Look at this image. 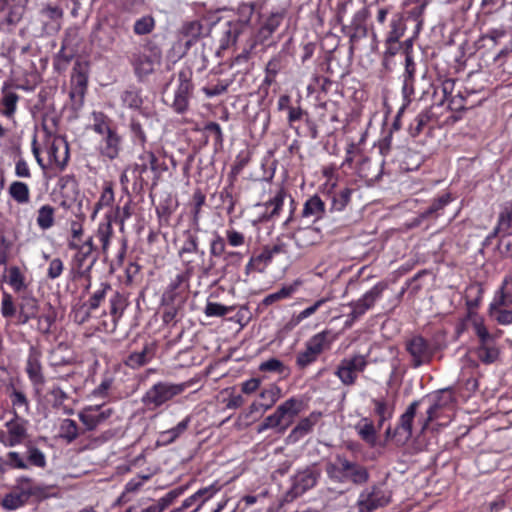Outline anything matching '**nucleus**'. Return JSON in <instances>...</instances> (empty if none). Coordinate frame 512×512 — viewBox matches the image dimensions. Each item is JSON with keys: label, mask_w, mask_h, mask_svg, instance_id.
<instances>
[{"label": "nucleus", "mask_w": 512, "mask_h": 512, "mask_svg": "<svg viewBox=\"0 0 512 512\" xmlns=\"http://www.w3.org/2000/svg\"><path fill=\"white\" fill-rule=\"evenodd\" d=\"M301 405L302 402L296 398L286 400L277 407L273 414L265 418L259 427V431L277 428L278 432L284 433L300 412Z\"/></svg>", "instance_id": "2"}, {"label": "nucleus", "mask_w": 512, "mask_h": 512, "mask_svg": "<svg viewBox=\"0 0 512 512\" xmlns=\"http://www.w3.org/2000/svg\"><path fill=\"white\" fill-rule=\"evenodd\" d=\"M391 30L387 37V42L396 43L403 36L405 27L400 17L394 18L390 24Z\"/></svg>", "instance_id": "47"}, {"label": "nucleus", "mask_w": 512, "mask_h": 512, "mask_svg": "<svg viewBox=\"0 0 512 512\" xmlns=\"http://www.w3.org/2000/svg\"><path fill=\"white\" fill-rule=\"evenodd\" d=\"M260 398L264 401L261 403V406L268 410L281 398V389L276 385H272L260 393Z\"/></svg>", "instance_id": "38"}, {"label": "nucleus", "mask_w": 512, "mask_h": 512, "mask_svg": "<svg viewBox=\"0 0 512 512\" xmlns=\"http://www.w3.org/2000/svg\"><path fill=\"white\" fill-rule=\"evenodd\" d=\"M339 457L340 456L336 457V460L334 463L327 464L326 472L331 479H334L338 482H343V471L341 468V464L339 462Z\"/></svg>", "instance_id": "60"}, {"label": "nucleus", "mask_w": 512, "mask_h": 512, "mask_svg": "<svg viewBox=\"0 0 512 512\" xmlns=\"http://www.w3.org/2000/svg\"><path fill=\"white\" fill-rule=\"evenodd\" d=\"M352 189L344 188L333 196L332 209L342 211L350 202Z\"/></svg>", "instance_id": "45"}, {"label": "nucleus", "mask_w": 512, "mask_h": 512, "mask_svg": "<svg viewBox=\"0 0 512 512\" xmlns=\"http://www.w3.org/2000/svg\"><path fill=\"white\" fill-rule=\"evenodd\" d=\"M72 87L70 90V98L74 101H78L81 105L87 86V77L81 72H77L72 75Z\"/></svg>", "instance_id": "25"}, {"label": "nucleus", "mask_w": 512, "mask_h": 512, "mask_svg": "<svg viewBox=\"0 0 512 512\" xmlns=\"http://www.w3.org/2000/svg\"><path fill=\"white\" fill-rule=\"evenodd\" d=\"M112 234H113V228H112V223H111L110 219L99 224L98 230H97V236H98L100 242L102 243L103 252L107 251Z\"/></svg>", "instance_id": "44"}, {"label": "nucleus", "mask_w": 512, "mask_h": 512, "mask_svg": "<svg viewBox=\"0 0 512 512\" xmlns=\"http://www.w3.org/2000/svg\"><path fill=\"white\" fill-rule=\"evenodd\" d=\"M26 462L38 468H45L47 464L45 454L39 448L32 445L27 447Z\"/></svg>", "instance_id": "43"}, {"label": "nucleus", "mask_w": 512, "mask_h": 512, "mask_svg": "<svg viewBox=\"0 0 512 512\" xmlns=\"http://www.w3.org/2000/svg\"><path fill=\"white\" fill-rule=\"evenodd\" d=\"M319 233L316 229L311 227L298 229L293 234V239L297 247L306 249L317 243Z\"/></svg>", "instance_id": "21"}, {"label": "nucleus", "mask_w": 512, "mask_h": 512, "mask_svg": "<svg viewBox=\"0 0 512 512\" xmlns=\"http://www.w3.org/2000/svg\"><path fill=\"white\" fill-rule=\"evenodd\" d=\"M512 227V202L504 204L498 215L497 225L492 233V237L499 232H506Z\"/></svg>", "instance_id": "28"}, {"label": "nucleus", "mask_w": 512, "mask_h": 512, "mask_svg": "<svg viewBox=\"0 0 512 512\" xmlns=\"http://www.w3.org/2000/svg\"><path fill=\"white\" fill-rule=\"evenodd\" d=\"M47 154L51 165L60 170L64 169L69 159L67 142L63 139H53L47 147Z\"/></svg>", "instance_id": "15"}, {"label": "nucleus", "mask_w": 512, "mask_h": 512, "mask_svg": "<svg viewBox=\"0 0 512 512\" xmlns=\"http://www.w3.org/2000/svg\"><path fill=\"white\" fill-rule=\"evenodd\" d=\"M81 431L77 423L69 418L63 419L59 425V438L67 444L73 443L80 435Z\"/></svg>", "instance_id": "24"}, {"label": "nucleus", "mask_w": 512, "mask_h": 512, "mask_svg": "<svg viewBox=\"0 0 512 512\" xmlns=\"http://www.w3.org/2000/svg\"><path fill=\"white\" fill-rule=\"evenodd\" d=\"M430 117L427 113L418 114L413 123L410 125L409 131L411 136L415 137L421 133L423 127L429 122Z\"/></svg>", "instance_id": "58"}, {"label": "nucleus", "mask_w": 512, "mask_h": 512, "mask_svg": "<svg viewBox=\"0 0 512 512\" xmlns=\"http://www.w3.org/2000/svg\"><path fill=\"white\" fill-rule=\"evenodd\" d=\"M121 150V138L115 132H109V135H106L102 138L100 143V153L102 156L108 158L109 160H113L118 157L119 152Z\"/></svg>", "instance_id": "18"}, {"label": "nucleus", "mask_w": 512, "mask_h": 512, "mask_svg": "<svg viewBox=\"0 0 512 512\" xmlns=\"http://www.w3.org/2000/svg\"><path fill=\"white\" fill-rule=\"evenodd\" d=\"M167 169L164 162H160L156 155L151 151H144L138 157L134 165V171L139 173L142 177L144 173L150 170L153 173L154 185L157 184L162 172Z\"/></svg>", "instance_id": "11"}, {"label": "nucleus", "mask_w": 512, "mask_h": 512, "mask_svg": "<svg viewBox=\"0 0 512 512\" xmlns=\"http://www.w3.org/2000/svg\"><path fill=\"white\" fill-rule=\"evenodd\" d=\"M226 239L228 241V244L232 247H239L244 245L245 243L244 234L234 229H228L226 231Z\"/></svg>", "instance_id": "64"}, {"label": "nucleus", "mask_w": 512, "mask_h": 512, "mask_svg": "<svg viewBox=\"0 0 512 512\" xmlns=\"http://www.w3.org/2000/svg\"><path fill=\"white\" fill-rule=\"evenodd\" d=\"M161 59V50L157 46L147 45L132 54L130 63L135 75L142 79L154 72L155 66L160 65Z\"/></svg>", "instance_id": "4"}, {"label": "nucleus", "mask_w": 512, "mask_h": 512, "mask_svg": "<svg viewBox=\"0 0 512 512\" xmlns=\"http://www.w3.org/2000/svg\"><path fill=\"white\" fill-rule=\"evenodd\" d=\"M126 308V298L119 292H114L110 299V314L114 320H118Z\"/></svg>", "instance_id": "41"}, {"label": "nucleus", "mask_w": 512, "mask_h": 512, "mask_svg": "<svg viewBox=\"0 0 512 512\" xmlns=\"http://www.w3.org/2000/svg\"><path fill=\"white\" fill-rule=\"evenodd\" d=\"M2 93L3 97L1 99V104L3 109L1 110V113L3 116L11 119L16 112L19 96L16 92L8 88H4Z\"/></svg>", "instance_id": "27"}, {"label": "nucleus", "mask_w": 512, "mask_h": 512, "mask_svg": "<svg viewBox=\"0 0 512 512\" xmlns=\"http://www.w3.org/2000/svg\"><path fill=\"white\" fill-rule=\"evenodd\" d=\"M154 27V18L150 15H146L135 21L133 31L136 35H147L153 31Z\"/></svg>", "instance_id": "40"}, {"label": "nucleus", "mask_w": 512, "mask_h": 512, "mask_svg": "<svg viewBox=\"0 0 512 512\" xmlns=\"http://www.w3.org/2000/svg\"><path fill=\"white\" fill-rule=\"evenodd\" d=\"M315 425V421L311 417L304 418L299 421V423L294 427L291 433L288 436V440L291 442H296L306 434H308L313 426Z\"/></svg>", "instance_id": "34"}, {"label": "nucleus", "mask_w": 512, "mask_h": 512, "mask_svg": "<svg viewBox=\"0 0 512 512\" xmlns=\"http://www.w3.org/2000/svg\"><path fill=\"white\" fill-rule=\"evenodd\" d=\"M203 34L204 27L200 20L185 22L179 30V37L180 40L184 41L186 51L190 49Z\"/></svg>", "instance_id": "16"}, {"label": "nucleus", "mask_w": 512, "mask_h": 512, "mask_svg": "<svg viewBox=\"0 0 512 512\" xmlns=\"http://www.w3.org/2000/svg\"><path fill=\"white\" fill-rule=\"evenodd\" d=\"M339 462L343 471V482L350 480L354 484L361 485L368 481L369 473L364 466L351 462L345 457H339Z\"/></svg>", "instance_id": "14"}, {"label": "nucleus", "mask_w": 512, "mask_h": 512, "mask_svg": "<svg viewBox=\"0 0 512 512\" xmlns=\"http://www.w3.org/2000/svg\"><path fill=\"white\" fill-rule=\"evenodd\" d=\"M1 313L5 318H11L16 314V307L13 297L9 293H4L1 300Z\"/></svg>", "instance_id": "53"}, {"label": "nucleus", "mask_w": 512, "mask_h": 512, "mask_svg": "<svg viewBox=\"0 0 512 512\" xmlns=\"http://www.w3.org/2000/svg\"><path fill=\"white\" fill-rule=\"evenodd\" d=\"M111 285L107 282H103L100 284L99 289H97L90 297L88 301L89 310H96L101 302L105 299L108 291H111Z\"/></svg>", "instance_id": "42"}, {"label": "nucleus", "mask_w": 512, "mask_h": 512, "mask_svg": "<svg viewBox=\"0 0 512 512\" xmlns=\"http://www.w3.org/2000/svg\"><path fill=\"white\" fill-rule=\"evenodd\" d=\"M391 501L390 492L380 486L363 490L357 500L358 512H373Z\"/></svg>", "instance_id": "7"}, {"label": "nucleus", "mask_w": 512, "mask_h": 512, "mask_svg": "<svg viewBox=\"0 0 512 512\" xmlns=\"http://www.w3.org/2000/svg\"><path fill=\"white\" fill-rule=\"evenodd\" d=\"M64 269L63 261L60 258H54L50 261L47 270V277L51 280L58 278Z\"/></svg>", "instance_id": "61"}, {"label": "nucleus", "mask_w": 512, "mask_h": 512, "mask_svg": "<svg viewBox=\"0 0 512 512\" xmlns=\"http://www.w3.org/2000/svg\"><path fill=\"white\" fill-rule=\"evenodd\" d=\"M355 429L362 440L370 445L376 443V430L373 422L368 418H362L356 425Z\"/></svg>", "instance_id": "29"}, {"label": "nucleus", "mask_w": 512, "mask_h": 512, "mask_svg": "<svg viewBox=\"0 0 512 512\" xmlns=\"http://www.w3.org/2000/svg\"><path fill=\"white\" fill-rule=\"evenodd\" d=\"M512 306V304H501L499 298H493L489 305V315L500 325L512 324V309H506Z\"/></svg>", "instance_id": "17"}, {"label": "nucleus", "mask_w": 512, "mask_h": 512, "mask_svg": "<svg viewBox=\"0 0 512 512\" xmlns=\"http://www.w3.org/2000/svg\"><path fill=\"white\" fill-rule=\"evenodd\" d=\"M26 372L33 385H43L45 378L42 373V366L39 355L33 351L29 354L26 363Z\"/></svg>", "instance_id": "20"}, {"label": "nucleus", "mask_w": 512, "mask_h": 512, "mask_svg": "<svg viewBox=\"0 0 512 512\" xmlns=\"http://www.w3.org/2000/svg\"><path fill=\"white\" fill-rule=\"evenodd\" d=\"M494 296L499 298L501 304H512V274L504 277Z\"/></svg>", "instance_id": "35"}, {"label": "nucleus", "mask_w": 512, "mask_h": 512, "mask_svg": "<svg viewBox=\"0 0 512 512\" xmlns=\"http://www.w3.org/2000/svg\"><path fill=\"white\" fill-rule=\"evenodd\" d=\"M114 202V192H113V189H112V186L109 184L107 185L102 193H101V196L98 200V202L96 203L95 205V211H94V215L102 208L104 207H109L112 205V203Z\"/></svg>", "instance_id": "49"}, {"label": "nucleus", "mask_w": 512, "mask_h": 512, "mask_svg": "<svg viewBox=\"0 0 512 512\" xmlns=\"http://www.w3.org/2000/svg\"><path fill=\"white\" fill-rule=\"evenodd\" d=\"M121 99L124 105L129 108H139L142 105V98L137 90L125 91L122 94Z\"/></svg>", "instance_id": "51"}, {"label": "nucleus", "mask_w": 512, "mask_h": 512, "mask_svg": "<svg viewBox=\"0 0 512 512\" xmlns=\"http://www.w3.org/2000/svg\"><path fill=\"white\" fill-rule=\"evenodd\" d=\"M186 240L184 241L181 249L179 250V254H192V253H198V239L195 235H193L190 232L186 233Z\"/></svg>", "instance_id": "54"}, {"label": "nucleus", "mask_w": 512, "mask_h": 512, "mask_svg": "<svg viewBox=\"0 0 512 512\" xmlns=\"http://www.w3.org/2000/svg\"><path fill=\"white\" fill-rule=\"evenodd\" d=\"M325 214V203L317 195L310 197L304 204L302 216L312 217L314 220L321 219Z\"/></svg>", "instance_id": "22"}, {"label": "nucleus", "mask_w": 512, "mask_h": 512, "mask_svg": "<svg viewBox=\"0 0 512 512\" xmlns=\"http://www.w3.org/2000/svg\"><path fill=\"white\" fill-rule=\"evenodd\" d=\"M113 378L110 376L104 377L101 383L92 391V396L95 398L104 399L108 396V391L113 385Z\"/></svg>", "instance_id": "55"}, {"label": "nucleus", "mask_w": 512, "mask_h": 512, "mask_svg": "<svg viewBox=\"0 0 512 512\" xmlns=\"http://www.w3.org/2000/svg\"><path fill=\"white\" fill-rule=\"evenodd\" d=\"M150 359H151V354L149 352V349H148V347H145L140 352L131 353L127 357L125 363L129 367H131L133 369H137V368L145 365L146 363H148Z\"/></svg>", "instance_id": "39"}, {"label": "nucleus", "mask_w": 512, "mask_h": 512, "mask_svg": "<svg viewBox=\"0 0 512 512\" xmlns=\"http://www.w3.org/2000/svg\"><path fill=\"white\" fill-rule=\"evenodd\" d=\"M188 387L187 382H157L143 395L142 403L150 409H156L183 393Z\"/></svg>", "instance_id": "3"}, {"label": "nucleus", "mask_w": 512, "mask_h": 512, "mask_svg": "<svg viewBox=\"0 0 512 512\" xmlns=\"http://www.w3.org/2000/svg\"><path fill=\"white\" fill-rule=\"evenodd\" d=\"M4 466L6 471L8 469L26 470L29 468L28 463L25 461L23 456L17 451H9L4 456Z\"/></svg>", "instance_id": "36"}, {"label": "nucleus", "mask_w": 512, "mask_h": 512, "mask_svg": "<svg viewBox=\"0 0 512 512\" xmlns=\"http://www.w3.org/2000/svg\"><path fill=\"white\" fill-rule=\"evenodd\" d=\"M27 421L15 416L5 423L6 431H1L0 442L5 447H15L28 438Z\"/></svg>", "instance_id": "9"}, {"label": "nucleus", "mask_w": 512, "mask_h": 512, "mask_svg": "<svg viewBox=\"0 0 512 512\" xmlns=\"http://www.w3.org/2000/svg\"><path fill=\"white\" fill-rule=\"evenodd\" d=\"M191 76L192 72L189 69H183L178 73V85L174 91L171 107L179 114L186 112L189 107L193 91Z\"/></svg>", "instance_id": "8"}, {"label": "nucleus", "mask_w": 512, "mask_h": 512, "mask_svg": "<svg viewBox=\"0 0 512 512\" xmlns=\"http://www.w3.org/2000/svg\"><path fill=\"white\" fill-rule=\"evenodd\" d=\"M14 490L25 494L28 499L35 493L32 487V479L26 476H21L16 479Z\"/></svg>", "instance_id": "52"}, {"label": "nucleus", "mask_w": 512, "mask_h": 512, "mask_svg": "<svg viewBox=\"0 0 512 512\" xmlns=\"http://www.w3.org/2000/svg\"><path fill=\"white\" fill-rule=\"evenodd\" d=\"M259 369L264 372H277L282 373L284 369L283 363L276 359L270 358L260 364Z\"/></svg>", "instance_id": "62"}, {"label": "nucleus", "mask_w": 512, "mask_h": 512, "mask_svg": "<svg viewBox=\"0 0 512 512\" xmlns=\"http://www.w3.org/2000/svg\"><path fill=\"white\" fill-rule=\"evenodd\" d=\"M327 344V332H320L313 337H311L306 346L309 347L310 350L314 351L317 355H320L324 350Z\"/></svg>", "instance_id": "46"}, {"label": "nucleus", "mask_w": 512, "mask_h": 512, "mask_svg": "<svg viewBox=\"0 0 512 512\" xmlns=\"http://www.w3.org/2000/svg\"><path fill=\"white\" fill-rule=\"evenodd\" d=\"M427 401L429 402V407L426 411V417L421 420L422 431L428 427L430 422L438 419L443 411L452 407L455 397L450 390L444 389L427 397Z\"/></svg>", "instance_id": "6"}, {"label": "nucleus", "mask_w": 512, "mask_h": 512, "mask_svg": "<svg viewBox=\"0 0 512 512\" xmlns=\"http://www.w3.org/2000/svg\"><path fill=\"white\" fill-rule=\"evenodd\" d=\"M283 19L282 14L275 13L270 15L258 32L259 39L263 42L267 40L280 26Z\"/></svg>", "instance_id": "30"}, {"label": "nucleus", "mask_w": 512, "mask_h": 512, "mask_svg": "<svg viewBox=\"0 0 512 512\" xmlns=\"http://www.w3.org/2000/svg\"><path fill=\"white\" fill-rule=\"evenodd\" d=\"M232 310L231 307L222 305L216 302H208L206 304L204 313L208 317H222Z\"/></svg>", "instance_id": "48"}, {"label": "nucleus", "mask_w": 512, "mask_h": 512, "mask_svg": "<svg viewBox=\"0 0 512 512\" xmlns=\"http://www.w3.org/2000/svg\"><path fill=\"white\" fill-rule=\"evenodd\" d=\"M284 201V192L282 190L278 191L273 199L268 201L265 206L266 208H272L271 212L267 215V218H272L275 215H278L279 211L283 206Z\"/></svg>", "instance_id": "57"}, {"label": "nucleus", "mask_w": 512, "mask_h": 512, "mask_svg": "<svg viewBox=\"0 0 512 512\" xmlns=\"http://www.w3.org/2000/svg\"><path fill=\"white\" fill-rule=\"evenodd\" d=\"M419 403V401L412 402L400 417V422L396 429V433L403 434L405 440L410 439L412 436L413 419L416 415Z\"/></svg>", "instance_id": "19"}, {"label": "nucleus", "mask_w": 512, "mask_h": 512, "mask_svg": "<svg viewBox=\"0 0 512 512\" xmlns=\"http://www.w3.org/2000/svg\"><path fill=\"white\" fill-rule=\"evenodd\" d=\"M28 500L25 494L14 490L3 497L1 505L7 510H16L25 505Z\"/></svg>", "instance_id": "33"}, {"label": "nucleus", "mask_w": 512, "mask_h": 512, "mask_svg": "<svg viewBox=\"0 0 512 512\" xmlns=\"http://www.w3.org/2000/svg\"><path fill=\"white\" fill-rule=\"evenodd\" d=\"M150 477V474L138 475L137 477L128 481L122 493V498H124L127 494L137 492L142 487L144 481H147L150 479Z\"/></svg>", "instance_id": "50"}, {"label": "nucleus", "mask_w": 512, "mask_h": 512, "mask_svg": "<svg viewBox=\"0 0 512 512\" xmlns=\"http://www.w3.org/2000/svg\"><path fill=\"white\" fill-rule=\"evenodd\" d=\"M99 408V405L88 406L78 413V418L85 426L86 430L93 431L102 423L97 415Z\"/></svg>", "instance_id": "23"}, {"label": "nucleus", "mask_w": 512, "mask_h": 512, "mask_svg": "<svg viewBox=\"0 0 512 512\" xmlns=\"http://www.w3.org/2000/svg\"><path fill=\"white\" fill-rule=\"evenodd\" d=\"M8 193L10 197L18 204H27L30 201V189L28 185L21 181H13L9 188Z\"/></svg>", "instance_id": "26"}, {"label": "nucleus", "mask_w": 512, "mask_h": 512, "mask_svg": "<svg viewBox=\"0 0 512 512\" xmlns=\"http://www.w3.org/2000/svg\"><path fill=\"white\" fill-rule=\"evenodd\" d=\"M93 130L96 133L102 135L103 137H105L106 135H109V132H115V130H113L109 126V124L105 120V117L102 114H99V115L95 116V122L93 124Z\"/></svg>", "instance_id": "59"}, {"label": "nucleus", "mask_w": 512, "mask_h": 512, "mask_svg": "<svg viewBox=\"0 0 512 512\" xmlns=\"http://www.w3.org/2000/svg\"><path fill=\"white\" fill-rule=\"evenodd\" d=\"M7 283L15 292H21L27 288L25 276L17 266L8 269Z\"/></svg>", "instance_id": "32"}, {"label": "nucleus", "mask_w": 512, "mask_h": 512, "mask_svg": "<svg viewBox=\"0 0 512 512\" xmlns=\"http://www.w3.org/2000/svg\"><path fill=\"white\" fill-rule=\"evenodd\" d=\"M314 351L310 350L309 347L306 346V349L302 352H299L296 357V363L300 368H305L311 363H313L317 357Z\"/></svg>", "instance_id": "56"}, {"label": "nucleus", "mask_w": 512, "mask_h": 512, "mask_svg": "<svg viewBox=\"0 0 512 512\" xmlns=\"http://www.w3.org/2000/svg\"><path fill=\"white\" fill-rule=\"evenodd\" d=\"M385 289V285L382 283L376 284L371 290L366 292L362 298L352 303L351 317L356 319L362 316L368 309H370L377 299L380 298L382 292Z\"/></svg>", "instance_id": "13"}, {"label": "nucleus", "mask_w": 512, "mask_h": 512, "mask_svg": "<svg viewBox=\"0 0 512 512\" xmlns=\"http://www.w3.org/2000/svg\"><path fill=\"white\" fill-rule=\"evenodd\" d=\"M367 365L368 361L365 355L354 354L340 361L335 375L343 385L352 386L357 381L358 373L363 372Z\"/></svg>", "instance_id": "5"}, {"label": "nucleus", "mask_w": 512, "mask_h": 512, "mask_svg": "<svg viewBox=\"0 0 512 512\" xmlns=\"http://www.w3.org/2000/svg\"><path fill=\"white\" fill-rule=\"evenodd\" d=\"M469 321L479 339V345L476 349L478 359L484 364L496 362L500 352L496 345L495 337L489 333L481 317L471 314Z\"/></svg>", "instance_id": "1"}, {"label": "nucleus", "mask_w": 512, "mask_h": 512, "mask_svg": "<svg viewBox=\"0 0 512 512\" xmlns=\"http://www.w3.org/2000/svg\"><path fill=\"white\" fill-rule=\"evenodd\" d=\"M498 249L503 256H512V233H507L501 236L498 243Z\"/></svg>", "instance_id": "63"}, {"label": "nucleus", "mask_w": 512, "mask_h": 512, "mask_svg": "<svg viewBox=\"0 0 512 512\" xmlns=\"http://www.w3.org/2000/svg\"><path fill=\"white\" fill-rule=\"evenodd\" d=\"M406 349L412 358L414 367L428 363L433 356L430 345L421 336H415L408 340L406 342Z\"/></svg>", "instance_id": "12"}, {"label": "nucleus", "mask_w": 512, "mask_h": 512, "mask_svg": "<svg viewBox=\"0 0 512 512\" xmlns=\"http://www.w3.org/2000/svg\"><path fill=\"white\" fill-rule=\"evenodd\" d=\"M54 214L55 209L54 207L50 205H43L39 208L38 214H37V225L42 230L50 229L54 225Z\"/></svg>", "instance_id": "31"}, {"label": "nucleus", "mask_w": 512, "mask_h": 512, "mask_svg": "<svg viewBox=\"0 0 512 512\" xmlns=\"http://www.w3.org/2000/svg\"><path fill=\"white\" fill-rule=\"evenodd\" d=\"M297 286H298V284L294 283L292 285L282 287L277 292L267 295L263 299V304L265 306H269L277 301L289 298L296 291Z\"/></svg>", "instance_id": "37"}, {"label": "nucleus", "mask_w": 512, "mask_h": 512, "mask_svg": "<svg viewBox=\"0 0 512 512\" xmlns=\"http://www.w3.org/2000/svg\"><path fill=\"white\" fill-rule=\"evenodd\" d=\"M319 477L320 472L315 467H306L303 470L298 471L291 478V487L288 493L293 498L302 495L316 485Z\"/></svg>", "instance_id": "10"}]
</instances>
